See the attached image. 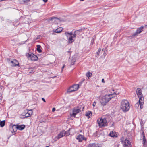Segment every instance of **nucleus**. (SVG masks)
Masks as SVG:
<instances>
[{"instance_id":"obj_28","label":"nucleus","mask_w":147,"mask_h":147,"mask_svg":"<svg viewBox=\"0 0 147 147\" xmlns=\"http://www.w3.org/2000/svg\"><path fill=\"white\" fill-rule=\"evenodd\" d=\"M76 61V59H73L71 60V65H73L74 64V63Z\"/></svg>"},{"instance_id":"obj_1","label":"nucleus","mask_w":147,"mask_h":147,"mask_svg":"<svg viewBox=\"0 0 147 147\" xmlns=\"http://www.w3.org/2000/svg\"><path fill=\"white\" fill-rule=\"evenodd\" d=\"M119 94V92H114L113 93L111 92V94H106L102 96L100 99V102L102 105L105 106L112 98L115 96V95H118Z\"/></svg>"},{"instance_id":"obj_2","label":"nucleus","mask_w":147,"mask_h":147,"mask_svg":"<svg viewBox=\"0 0 147 147\" xmlns=\"http://www.w3.org/2000/svg\"><path fill=\"white\" fill-rule=\"evenodd\" d=\"M129 104L126 100H123L121 102L120 108L123 111L125 112L128 111L130 108Z\"/></svg>"},{"instance_id":"obj_32","label":"nucleus","mask_w":147,"mask_h":147,"mask_svg":"<svg viewBox=\"0 0 147 147\" xmlns=\"http://www.w3.org/2000/svg\"><path fill=\"white\" fill-rule=\"evenodd\" d=\"M65 65H63L62 67L61 72L63 71V69H64V68L65 67Z\"/></svg>"},{"instance_id":"obj_33","label":"nucleus","mask_w":147,"mask_h":147,"mask_svg":"<svg viewBox=\"0 0 147 147\" xmlns=\"http://www.w3.org/2000/svg\"><path fill=\"white\" fill-rule=\"evenodd\" d=\"M96 102H93V103L92 105L94 107L95 106V105H96Z\"/></svg>"},{"instance_id":"obj_40","label":"nucleus","mask_w":147,"mask_h":147,"mask_svg":"<svg viewBox=\"0 0 147 147\" xmlns=\"http://www.w3.org/2000/svg\"><path fill=\"white\" fill-rule=\"evenodd\" d=\"M145 27L146 28H147V25H146L145 26Z\"/></svg>"},{"instance_id":"obj_35","label":"nucleus","mask_w":147,"mask_h":147,"mask_svg":"<svg viewBox=\"0 0 147 147\" xmlns=\"http://www.w3.org/2000/svg\"><path fill=\"white\" fill-rule=\"evenodd\" d=\"M42 99L44 102H45V100L44 98H42Z\"/></svg>"},{"instance_id":"obj_21","label":"nucleus","mask_w":147,"mask_h":147,"mask_svg":"<svg viewBox=\"0 0 147 147\" xmlns=\"http://www.w3.org/2000/svg\"><path fill=\"white\" fill-rule=\"evenodd\" d=\"M109 135L111 136L112 137H117L116 133L114 131H111L109 134Z\"/></svg>"},{"instance_id":"obj_26","label":"nucleus","mask_w":147,"mask_h":147,"mask_svg":"<svg viewBox=\"0 0 147 147\" xmlns=\"http://www.w3.org/2000/svg\"><path fill=\"white\" fill-rule=\"evenodd\" d=\"M92 75V74L90 72H88L86 74V76L88 78L90 77Z\"/></svg>"},{"instance_id":"obj_11","label":"nucleus","mask_w":147,"mask_h":147,"mask_svg":"<svg viewBox=\"0 0 147 147\" xmlns=\"http://www.w3.org/2000/svg\"><path fill=\"white\" fill-rule=\"evenodd\" d=\"M142 138L143 140V146L144 147H146L147 146V140L145 138V134L144 131H143L142 134Z\"/></svg>"},{"instance_id":"obj_36","label":"nucleus","mask_w":147,"mask_h":147,"mask_svg":"<svg viewBox=\"0 0 147 147\" xmlns=\"http://www.w3.org/2000/svg\"><path fill=\"white\" fill-rule=\"evenodd\" d=\"M102 82L103 83H105V81L103 79H102Z\"/></svg>"},{"instance_id":"obj_6","label":"nucleus","mask_w":147,"mask_h":147,"mask_svg":"<svg viewBox=\"0 0 147 147\" xmlns=\"http://www.w3.org/2000/svg\"><path fill=\"white\" fill-rule=\"evenodd\" d=\"M26 55L28 59H30L32 61H36L38 59L37 56L33 54H30L29 53H26Z\"/></svg>"},{"instance_id":"obj_17","label":"nucleus","mask_w":147,"mask_h":147,"mask_svg":"<svg viewBox=\"0 0 147 147\" xmlns=\"http://www.w3.org/2000/svg\"><path fill=\"white\" fill-rule=\"evenodd\" d=\"M76 139L79 142H81L83 140V136L79 134L77 136Z\"/></svg>"},{"instance_id":"obj_25","label":"nucleus","mask_w":147,"mask_h":147,"mask_svg":"<svg viewBox=\"0 0 147 147\" xmlns=\"http://www.w3.org/2000/svg\"><path fill=\"white\" fill-rule=\"evenodd\" d=\"M5 120L1 121L0 123V126L1 127H3L5 125Z\"/></svg>"},{"instance_id":"obj_16","label":"nucleus","mask_w":147,"mask_h":147,"mask_svg":"<svg viewBox=\"0 0 147 147\" xmlns=\"http://www.w3.org/2000/svg\"><path fill=\"white\" fill-rule=\"evenodd\" d=\"M12 63V66H18L19 65L18 61L16 59H13L11 61Z\"/></svg>"},{"instance_id":"obj_4","label":"nucleus","mask_w":147,"mask_h":147,"mask_svg":"<svg viewBox=\"0 0 147 147\" xmlns=\"http://www.w3.org/2000/svg\"><path fill=\"white\" fill-rule=\"evenodd\" d=\"M97 121L98 126L100 127H105L108 125V123L105 118H99Z\"/></svg>"},{"instance_id":"obj_9","label":"nucleus","mask_w":147,"mask_h":147,"mask_svg":"<svg viewBox=\"0 0 147 147\" xmlns=\"http://www.w3.org/2000/svg\"><path fill=\"white\" fill-rule=\"evenodd\" d=\"M81 110L80 109H78V108H74L73 110V112L72 113H70V116L71 117H75L76 115L78 113L81 111Z\"/></svg>"},{"instance_id":"obj_42","label":"nucleus","mask_w":147,"mask_h":147,"mask_svg":"<svg viewBox=\"0 0 147 147\" xmlns=\"http://www.w3.org/2000/svg\"><path fill=\"white\" fill-rule=\"evenodd\" d=\"M67 52L69 53V52H70V51H67Z\"/></svg>"},{"instance_id":"obj_38","label":"nucleus","mask_w":147,"mask_h":147,"mask_svg":"<svg viewBox=\"0 0 147 147\" xmlns=\"http://www.w3.org/2000/svg\"><path fill=\"white\" fill-rule=\"evenodd\" d=\"M87 140V139L86 138H84L83 137V140H85V141H86Z\"/></svg>"},{"instance_id":"obj_43","label":"nucleus","mask_w":147,"mask_h":147,"mask_svg":"<svg viewBox=\"0 0 147 147\" xmlns=\"http://www.w3.org/2000/svg\"><path fill=\"white\" fill-rule=\"evenodd\" d=\"M112 90L113 91H114V90L113 89H112Z\"/></svg>"},{"instance_id":"obj_18","label":"nucleus","mask_w":147,"mask_h":147,"mask_svg":"<svg viewBox=\"0 0 147 147\" xmlns=\"http://www.w3.org/2000/svg\"><path fill=\"white\" fill-rule=\"evenodd\" d=\"M85 116L89 119L91 117L92 115V112L91 111L86 112L85 115Z\"/></svg>"},{"instance_id":"obj_14","label":"nucleus","mask_w":147,"mask_h":147,"mask_svg":"<svg viewBox=\"0 0 147 147\" xmlns=\"http://www.w3.org/2000/svg\"><path fill=\"white\" fill-rule=\"evenodd\" d=\"M33 111L31 109L28 111L25 114V116L26 117H28L30 116L32 114Z\"/></svg>"},{"instance_id":"obj_7","label":"nucleus","mask_w":147,"mask_h":147,"mask_svg":"<svg viewBox=\"0 0 147 147\" xmlns=\"http://www.w3.org/2000/svg\"><path fill=\"white\" fill-rule=\"evenodd\" d=\"M138 97L139 98V101L136 104V106H137L138 105L139 106V105H140V108L141 109H142L143 107V105L144 102V98L143 97V95H142L141 96H138Z\"/></svg>"},{"instance_id":"obj_31","label":"nucleus","mask_w":147,"mask_h":147,"mask_svg":"<svg viewBox=\"0 0 147 147\" xmlns=\"http://www.w3.org/2000/svg\"><path fill=\"white\" fill-rule=\"evenodd\" d=\"M101 50V49H99L98 51L97 52V54L98 55H99L100 54V51Z\"/></svg>"},{"instance_id":"obj_29","label":"nucleus","mask_w":147,"mask_h":147,"mask_svg":"<svg viewBox=\"0 0 147 147\" xmlns=\"http://www.w3.org/2000/svg\"><path fill=\"white\" fill-rule=\"evenodd\" d=\"M30 0H22L21 3L23 4L26 3L28 2Z\"/></svg>"},{"instance_id":"obj_13","label":"nucleus","mask_w":147,"mask_h":147,"mask_svg":"<svg viewBox=\"0 0 147 147\" xmlns=\"http://www.w3.org/2000/svg\"><path fill=\"white\" fill-rule=\"evenodd\" d=\"M143 28V26H141L138 28L136 32L134 34V35L136 36L137 35V34L140 33L142 31Z\"/></svg>"},{"instance_id":"obj_19","label":"nucleus","mask_w":147,"mask_h":147,"mask_svg":"<svg viewBox=\"0 0 147 147\" xmlns=\"http://www.w3.org/2000/svg\"><path fill=\"white\" fill-rule=\"evenodd\" d=\"M136 92L138 96H141L142 95L141 92V90L140 88H138L136 90Z\"/></svg>"},{"instance_id":"obj_27","label":"nucleus","mask_w":147,"mask_h":147,"mask_svg":"<svg viewBox=\"0 0 147 147\" xmlns=\"http://www.w3.org/2000/svg\"><path fill=\"white\" fill-rule=\"evenodd\" d=\"M65 34L66 36H67V37H68V35H69V36H71L72 35H73L74 34H73L72 32H71L70 33H69V32H66L65 33Z\"/></svg>"},{"instance_id":"obj_44","label":"nucleus","mask_w":147,"mask_h":147,"mask_svg":"<svg viewBox=\"0 0 147 147\" xmlns=\"http://www.w3.org/2000/svg\"><path fill=\"white\" fill-rule=\"evenodd\" d=\"M80 1H82L83 0H80Z\"/></svg>"},{"instance_id":"obj_37","label":"nucleus","mask_w":147,"mask_h":147,"mask_svg":"<svg viewBox=\"0 0 147 147\" xmlns=\"http://www.w3.org/2000/svg\"><path fill=\"white\" fill-rule=\"evenodd\" d=\"M47 1L48 0H43V1L45 3L47 2Z\"/></svg>"},{"instance_id":"obj_41","label":"nucleus","mask_w":147,"mask_h":147,"mask_svg":"<svg viewBox=\"0 0 147 147\" xmlns=\"http://www.w3.org/2000/svg\"><path fill=\"white\" fill-rule=\"evenodd\" d=\"M45 147H49V146H47Z\"/></svg>"},{"instance_id":"obj_3","label":"nucleus","mask_w":147,"mask_h":147,"mask_svg":"<svg viewBox=\"0 0 147 147\" xmlns=\"http://www.w3.org/2000/svg\"><path fill=\"white\" fill-rule=\"evenodd\" d=\"M82 81L80 82L78 84H75L70 87L67 90V92L70 93L73 92L77 91L79 86H81L82 84Z\"/></svg>"},{"instance_id":"obj_20","label":"nucleus","mask_w":147,"mask_h":147,"mask_svg":"<svg viewBox=\"0 0 147 147\" xmlns=\"http://www.w3.org/2000/svg\"><path fill=\"white\" fill-rule=\"evenodd\" d=\"M63 29V28L62 27H60L56 29L55 31H54V32L56 33H59L61 32L62 31Z\"/></svg>"},{"instance_id":"obj_12","label":"nucleus","mask_w":147,"mask_h":147,"mask_svg":"<svg viewBox=\"0 0 147 147\" xmlns=\"http://www.w3.org/2000/svg\"><path fill=\"white\" fill-rule=\"evenodd\" d=\"M66 132L65 130L63 131H61L59 134H58V136L55 138L56 140H57L60 138L63 137L65 136L66 134Z\"/></svg>"},{"instance_id":"obj_10","label":"nucleus","mask_w":147,"mask_h":147,"mask_svg":"<svg viewBox=\"0 0 147 147\" xmlns=\"http://www.w3.org/2000/svg\"><path fill=\"white\" fill-rule=\"evenodd\" d=\"M121 141L124 147H129L131 145V142L128 140L126 139L123 142L121 140Z\"/></svg>"},{"instance_id":"obj_39","label":"nucleus","mask_w":147,"mask_h":147,"mask_svg":"<svg viewBox=\"0 0 147 147\" xmlns=\"http://www.w3.org/2000/svg\"><path fill=\"white\" fill-rule=\"evenodd\" d=\"M92 41V43H93V42H94V39H92V41Z\"/></svg>"},{"instance_id":"obj_24","label":"nucleus","mask_w":147,"mask_h":147,"mask_svg":"<svg viewBox=\"0 0 147 147\" xmlns=\"http://www.w3.org/2000/svg\"><path fill=\"white\" fill-rule=\"evenodd\" d=\"M37 50L39 53H40L42 52V51L40 49L41 47V46L40 45H37Z\"/></svg>"},{"instance_id":"obj_45","label":"nucleus","mask_w":147,"mask_h":147,"mask_svg":"<svg viewBox=\"0 0 147 147\" xmlns=\"http://www.w3.org/2000/svg\"><path fill=\"white\" fill-rule=\"evenodd\" d=\"M85 31H84V30L83 31V33H84V32Z\"/></svg>"},{"instance_id":"obj_23","label":"nucleus","mask_w":147,"mask_h":147,"mask_svg":"<svg viewBox=\"0 0 147 147\" xmlns=\"http://www.w3.org/2000/svg\"><path fill=\"white\" fill-rule=\"evenodd\" d=\"M82 31V29H80L79 30L76 31L74 32V35H76V34H79Z\"/></svg>"},{"instance_id":"obj_15","label":"nucleus","mask_w":147,"mask_h":147,"mask_svg":"<svg viewBox=\"0 0 147 147\" xmlns=\"http://www.w3.org/2000/svg\"><path fill=\"white\" fill-rule=\"evenodd\" d=\"M69 38L68 39V41L69 43H71L73 42L74 41L73 38L76 37L75 35H73L70 36H69Z\"/></svg>"},{"instance_id":"obj_22","label":"nucleus","mask_w":147,"mask_h":147,"mask_svg":"<svg viewBox=\"0 0 147 147\" xmlns=\"http://www.w3.org/2000/svg\"><path fill=\"white\" fill-rule=\"evenodd\" d=\"M89 147H100L97 144L95 143H92L90 144L89 146Z\"/></svg>"},{"instance_id":"obj_34","label":"nucleus","mask_w":147,"mask_h":147,"mask_svg":"<svg viewBox=\"0 0 147 147\" xmlns=\"http://www.w3.org/2000/svg\"><path fill=\"white\" fill-rule=\"evenodd\" d=\"M55 110V108H53L52 109V111L53 112H54Z\"/></svg>"},{"instance_id":"obj_30","label":"nucleus","mask_w":147,"mask_h":147,"mask_svg":"<svg viewBox=\"0 0 147 147\" xmlns=\"http://www.w3.org/2000/svg\"><path fill=\"white\" fill-rule=\"evenodd\" d=\"M54 19H58L57 18L53 17H51V18L49 19V21H52L53 20H54Z\"/></svg>"},{"instance_id":"obj_5","label":"nucleus","mask_w":147,"mask_h":147,"mask_svg":"<svg viewBox=\"0 0 147 147\" xmlns=\"http://www.w3.org/2000/svg\"><path fill=\"white\" fill-rule=\"evenodd\" d=\"M15 128L20 130H22L24 129L25 127V126L24 125H13L12 124H11L9 126L10 129H13L14 127Z\"/></svg>"},{"instance_id":"obj_8","label":"nucleus","mask_w":147,"mask_h":147,"mask_svg":"<svg viewBox=\"0 0 147 147\" xmlns=\"http://www.w3.org/2000/svg\"><path fill=\"white\" fill-rule=\"evenodd\" d=\"M138 97L139 98V101L136 104V106H137L138 105L139 106V105H140V108L141 109H142L143 107V105L144 102V98L143 97V95H142L141 96H138Z\"/></svg>"}]
</instances>
